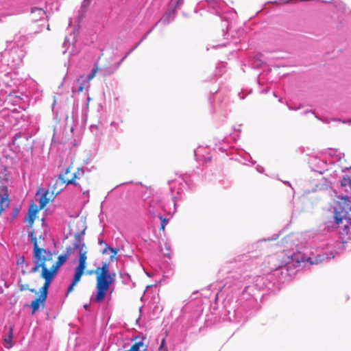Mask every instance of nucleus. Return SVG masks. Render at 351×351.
I'll use <instances>...</instances> for the list:
<instances>
[{
	"mask_svg": "<svg viewBox=\"0 0 351 351\" xmlns=\"http://www.w3.org/2000/svg\"><path fill=\"white\" fill-rule=\"evenodd\" d=\"M26 289H29V291H31L32 293H36L35 289H29L27 285H21V287H20V290L21 291H24V290H26Z\"/></svg>",
	"mask_w": 351,
	"mask_h": 351,
	"instance_id": "nucleus-18",
	"label": "nucleus"
},
{
	"mask_svg": "<svg viewBox=\"0 0 351 351\" xmlns=\"http://www.w3.org/2000/svg\"><path fill=\"white\" fill-rule=\"evenodd\" d=\"M159 218L161 220L160 230H165V226L168 223V219L162 217V216L161 215L159 217Z\"/></svg>",
	"mask_w": 351,
	"mask_h": 351,
	"instance_id": "nucleus-17",
	"label": "nucleus"
},
{
	"mask_svg": "<svg viewBox=\"0 0 351 351\" xmlns=\"http://www.w3.org/2000/svg\"><path fill=\"white\" fill-rule=\"evenodd\" d=\"M342 199H345V200H348V197H343Z\"/></svg>",
	"mask_w": 351,
	"mask_h": 351,
	"instance_id": "nucleus-30",
	"label": "nucleus"
},
{
	"mask_svg": "<svg viewBox=\"0 0 351 351\" xmlns=\"http://www.w3.org/2000/svg\"><path fill=\"white\" fill-rule=\"evenodd\" d=\"M98 70H99V68H98L97 65H95L94 69L92 71L91 73L88 75V77L86 78L88 82L92 80L95 77Z\"/></svg>",
	"mask_w": 351,
	"mask_h": 351,
	"instance_id": "nucleus-15",
	"label": "nucleus"
},
{
	"mask_svg": "<svg viewBox=\"0 0 351 351\" xmlns=\"http://www.w3.org/2000/svg\"><path fill=\"white\" fill-rule=\"evenodd\" d=\"M158 350L159 351H168L167 347L159 348Z\"/></svg>",
	"mask_w": 351,
	"mask_h": 351,
	"instance_id": "nucleus-25",
	"label": "nucleus"
},
{
	"mask_svg": "<svg viewBox=\"0 0 351 351\" xmlns=\"http://www.w3.org/2000/svg\"><path fill=\"white\" fill-rule=\"evenodd\" d=\"M341 187L347 193H351V178L348 176H345L341 180Z\"/></svg>",
	"mask_w": 351,
	"mask_h": 351,
	"instance_id": "nucleus-11",
	"label": "nucleus"
},
{
	"mask_svg": "<svg viewBox=\"0 0 351 351\" xmlns=\"http://www.w3.org/2000/svg\"><path fill=\"white\" fill-rule=\"evenodd\" d=\"M19 136L17 135H15L14 137V141L16 140V139H18Z\"/></svg>",
	"mask_w": 351,
	"mask_h": 351,
	"instance_id": "nucleus-29",
	"label": "nucleus"
},
{
	"mask_svg": "<svg viewBox=\"0 0 351 351\" xmlns=\"http://www.w3.org/2000/svg\"><path fill=\"white\" fill-rule=\"evenodd\" d=\"M334 218L337 224L342 223L343 220L346 222L344 230L348 234V225L351 226V207L346 202L339 203L335 208Z\"/></svg>",
	"mask_w": 351,
	"mask_h": 351,
	"instance_id": "nucleus-5",
	"label": "nucleus"
},
{
	"mask_svg": "<svg viewBox=\"0 0 351 351\" xmlns=\"http://www.w3.org/2000/svg\"><path fill=\"white\" fill-rule=\"evenodd\" d=\"M76 178H78L76 173H73V176L71 178H65L62 175H60L58 179L56 180L55 184L53 185L52 191H49L47 190L41 195L39 200L40 208H43L50 201H53L55 197L62 191V188H57V184H60V185H64V184H73L77 185V183L75 182Z\"/></svg>",
	"mask_w": 351,
	"mask_h": 351,
	"instance_id": "nucleus-4",
	"label": "nucleus"
},
{
	"mask_svg": "<svg viewBox=\"0 0 351 351\" xmlns=\"http://www.w3.org/2000/svg\"><path fill=\"white\" fill-rule=\"evenodd\" d=\"M305 261L306 263H309L311 265H313L315 263V262L311 258H307L305 259Z\"/></svg>",
	"mask_w": 351,
	"mask_h": 351,
	"instance_id": "nucleus-21",
	"label": "nucleus"
},
{
	"mask_svg": "<svg viewBox=\"0 0 351 351\" xmlns=\"http://www.w3.org/2000/svg\"><path fill=\"white\" fill-rule=\"evenodd\" d=\"M96 275V294L94 302H102L106 297L112 283L114 280L115 274H110L109 264L103 262L101 267L94 271Z\"/></svg>",
	"mask_w": 351,
	"mask_h": 351,
	"instance_id": "nucleus-3",
	"label": "nucleus"
},
{
	"mask_svg": "<svg viewBox=\"0 0 351 351\" xmlns=\"http://www.w3.org/2000/svg\"><path fill=\"white\" fill-rule=\"evenodd\" d=\"M84 90V86L82 85L78 88V92H82Z\"/></svg>",
	"mask_w": 351,
	"mask_h": 351,
	"instance_id": "nucleus-26",
	"label": "nucleus"
},
{
	"mask_svg": "<svg viewBox=\"0 0 351 351\" xmlns=\"http://www.w3.org/2000/svg\"><path fill=\"white\" fill-rule=\"evenodd\" d=\"M29 236L34 246L33 263L34 264L30 272L36 273L41 269L40 276L45 281L51 283L60 267L66 262L68 255L72 251V248H67L66 254L60 255L58 260L54 261L53 254L43 248L44 237L42 235L38 237L34 230L29 232Z\"/></svg>",
	"mask_w": 351,
	"mask_h": 351,
	"instance_id": "nucleus-1",
	"label": "nucleus"
},
{
	"mask_svg": "<svg viewBox=\"0 0 351 351\" xmlns=\"http://www.w3.org/2000/svg\"><path fill=\"white\" fill-rule=\"evenodd\" d=\"M306 258H305V257L302 256V257L301 258V260L298 261V262L299 263H306V261H305V259H306Z\"/></svg>",
	"mask_w": 351,
	"mask_h": 351,
	"instance_id": "nucleus-23",
	"label": "nucleus"
},
{
	"mask_svg": "<svg viewBox=\"0 0 351 351\" xmlns=\"http://www.w3.org/2000/svg\"><path fill=\"white\" fill-rule=\"evenodd\" d=\"M107 250H110V252H112V254H113L110 256V258H111V259H114V258H115V259H116V258H115L114 256H115V255H116V254H117V252H118V249H114V248H112V247H110V246H108V245H106V247L104 249V250L103 253H106V251H107Z\"/></svg>",
	"mask_w": 351,
	"mask_h": 351,
	"instance_id": "nucleus-16",
	"label": "nucleus"
},
{
	"mask_svg": "<svg viewBox=\"0 0 351 351\" xmlns=\"http://www.w3.org/2000/svg\"><path fill=\"white\" fill-rule=\"evenodd\" d=\"M99 243L100 245H102V244H104V241L102 240H99Z\"/></svg>",
	"mask_w": 351,
	"mask_h": 351,
	"instance_id": "nucleus-27",
	"label": "nucleus"
},
{
	"mask_svg": "<svg viewBox=\"0 0 351 351\" xmlns=\"http://www.w3.org/2000/svg\"><path fill=\"white\" fill-rule=\"evenodd\" d=\"M165 338H164L162 341H161V343H160V346L159 348H163V347H165Z\"/></svg>",
	"mask_w": 351,
	"mask_h": 351,
	"instance_id": "nucleus-22",
	"label": "nucleus"
},
{
	"mask_svg": "<svg viewBox=\"0 0 351 351\" xmlns=\"http://www.w3.org/2000/svg\"><path fill=\"white\" fill-rule=\"evenodd\" d=\"M13 330L14 328L11 326L9 329L8 335L4 338V346L6 348H10L12 347V338H13Z\"/></svg>",
	"mask_w": 351,
	"mask_h": 351,
	"instance_id": "nucleus-13",
	"label": "nucleus"
},
{
	"mask_svg": "<svg viewBox=\"0 0 351 351\" xmlns=\"http://www.w3.org/2000/svg\"><path fill=\"white\" fill-rule=\"evenodd\" d=\"M73 169V167L71 165H70L65 171L64 173V174H62L63 176H64L65 178H72L73 176V173H72V175H69L68 174L71 172V169ZM74 173H75V172H74ZM77 175L78 176V178H80V176H83L84 175V171L82 169H77V171L76 172ZM75 179H77V178H76Z\"/></svg>",
	"mask_w": 351,
	"mask_h": 351,
	"instance_id": "nucleus-14",
	"label": "nucleus"
},
{
	"mask_svg": "<svg viewBox=\"0 0 351 351\" xmlns=\"http://www.w3.org/2000/svg\"><path fill=\"white\" fill-rule=\"evenodd\" d=\"M29 19L32 23H36L45 19L48 20V16L44 9L33 7L31 8Z\"/></svg>",
	"mask_w": 351,
	"mask_h": 351,
	"instance_id": "nucleus-7",
	"label": "nucleus"
},
{
	"mask_svg": "<svg viewBox=\"0 0 351 351\" xmlns=\"http://www.w3.org/2000/svg\"><path fill=\"white\" fill-rule=\"evenodd\" d=\"M9 202L7 187L0 183V215L5 208L9 206Z\"/></svg>",
	"mask_w": 351,
	"mask_h": 351,
	"instance_id": "nucleus-8",
	"label": "nucleus"
},
{
	"mask_svg": "<svg viewBox=\"0 0 351 351\" xmlns=\"http://www.w3.org/2000/svg\"><path fill=\"white\" fill-rule=\"evenodd\" d=\"M42 208H40V205L38 206H36L35 204H32L29 208L27 217V222L28 223V227L29 228H32L34 222V220L36 217V215L38 213L40 210Z\"/></svg>",
	"mask_w": 351,
	"mask_h": 351,
	"instance_id": "nucleus-9",
	"label": "nucleus"
},
{
	"mask_svg": "<svg viewBox=\"0 0 351 351\" xmlns=\"http://www.w3.org/2000/svg\"><path fill=\"white\" fill-rule=\"evenodd\" d=\"M42 208H40V205L38 206H36L35 204H32L29 208L27 217V222L28 223V227L29 228H32L34 222V220L36 217V215L38 213L40 210Z\"/></svg>",
	"mask_w": 351,
	"mask_h": 351,
	"instance_id": "nucleus-10",
	"label": "nucleus"
},
{
	"mask_svg": "<svg viewBox=\"0 0 351 351\" xmlns=\"http://www.w3.org/2000/svg\"><path fill=\"white\" fill-rule=\"evenodd\" d=\"M19 136L17 135H15L14 137V141L16 140V139H18Z\"/></svg>",
	"mask_w": 351,
	"mask_h": 351,
	"instance_id": "nucleus-28",
	"label": "nucleus"
},
{
	"mask_svg": "<svg viewBox=\"0 0 351 351\" xmlns=\"http://www.w3.org/2000/svg\"><path fill=\"white\" fill-rule=\"evenodd\" d=\"M138 339L137 337H136L135 338L133 339L134 341H136V339Z\"/></svg>",
	"mask_w": 351,
	"mask_h": 351,
	"instance_id": "nucleus-31",
	"label": "nucleus"
},
{
	"mask_svg": "<svg viewBox=\"0 0 351 351\" xmlns=\"http://www.w3.org/2000/svg\"><path fill=\"white\" fill-rule=\"evenodd\" d=\"M25 258L23 256V257H21L18 261H17V264H23L25 263Z\"/></svg>",
	"mask_w": 351,
	"mask_h": 351,
	"instance_id": "nucleus-20",
	"label": "nucleus"
},
{
	"mask_svg": "<svg viewBox=\"0 0 351 351\" xmlns=\"http://www.w3.org/2000/svg\"><path fill=\"white\" fill-rule=\"evenodd\" d=\"M85 234V230H82L79 233H76L74 235V241L73 243V250H77L79 254V263L78 265L75 269V273L73 279L68 287L67 294L71 293L74 287L77 285V283L80 281L82 275L84 273V271L86 268V260H87V253L88 248L86 246L85 243L83 240V235Z\"/></svg>",
	"mask_w": 351,
	"mask_h": 351,
	"instance_id": "nucleus-2",
	"label": "nucleus"
},
{
	"mask_svg": "<svg viewBox=\"0 0 351 351\" xmlns=\"http://www.w3.org/2000/svg\"><path fill=\"white\" fill-rule=\"evenodd\" d=\"M89 4H90V3H88V1L84 0L82 3V8H84V9H86L88 7Z\"/></svg>",
	"mask_w": 351,
	"mask_h": 351,
	"instance_id": "nucleus-19",
	"label": "nucleus"
},
{
	"mask_svg": "<svg viewBox=\"0 0 351 351\" xmlns=\"http://www.w3.org/2000/svg\"><path fill=\"white\" fill-rule=\"evenodd\" d=\"M144 338L139 341H136L128 351H146L147 346L143 343Z\"/></svg>",
	"mask_w": 351,
	"mask_h": 351,
	"instance_id": "nucleus-12",
	"label": "nucleus"
},
{
	"mask_svg": "<svg viewBox=\"0 0 351 351\" xmlns=\"http://www.w3.org/2000/svg\"><path fill=\"white\" fill-rule=\"evenodd\" d=\"M66 185H67L66 184H64V185H60V184H57L56 186L58 189L62 188L63 189V187H64Z\"/></svg>",
	"mask_w": 351,
	"mask_h": 351,
	"instance_id": "nucleus-24",
	"label": "nucleus"
},
{
	"mask_svg": "<svg viewBox=\"0 0 351 351\" xmlns=\"http://www.w3.org/2000/svg\"><path fill=\"white\" fill-rule=\"evenodd\" d=\"M51 283L45 280L44 285L40 289L39 296L32 302L31 307L32 309V313H34L36 311H38L40 304L44 305V302H45L47 297L48 289Z\"/></svg>",
	"mask_w": 351,
	"mask_h": 351,
	"instance_id": "nucleus-6",
	"label": "nucleus"
}]
</instances>
